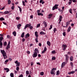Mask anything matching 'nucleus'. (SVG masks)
Here are the masks:
<instances>
[{"label":"nucleus","instance_id":"nucleus-1","mask_svg":"<svg viewBox=\"0 0 77 77\" xmlns=\"http://www.w3.org/2000/svg\"><path fill=\"white\" fill-rule=\"evenodd\" d=\"M56 70V68H53L50 71V72L51 74H55V71Z\"/></svg>","mask_w":77,"mask_h":77},{"label":"nucleus","instance_id":"nucleus-2","mask_svg":"<svg viewBox=\"0 0 77 77\" xmlns=\"http://www.w3.org/2000/svg\"><path fill=\"white\" fill-rule=\"evenodd\" d=\"M58 6H59V5L56 4L54 7H53L52 10H53V11H54V10H55V9H58Z\"/></svg>","mask_w":77,"mask_h":77},{"label":"nucleus","instance_id":"nucleus-3","mask_svg":"<svg viewBox=\"0 0 77 77\" xmlns=\"http://www.w3.org/2000/svg\"><path fill=\"white\" fill-rule=\"evenodd\" d=\"M38 56V54H37V52L36 51H35V52H33V54L32 55V56L33 58H35V57H37Z\"/></svg>","mask_w":77,"mask_h":77},{"label":"nucleus","instance_id":"nucleus-4","mask_svg":"<svg viewBox=\"0 0 77 77\" xmlns=\"http://www.w3.org/2000/svg\"><path fill=\"white\" fill-rule=\"evenodd\" d=\"M31 26V24H27L25 25V26L24 28V29H26V28H27V27H30Z\"/></svg>","mask_w":77,"mask_h":77},{"label":"nucleus","instance_id":"nucleus-5","mask_svg":"<svg viewBox=\"0 0 77 77\" xmlns=\"http://www.w3.org/2000/svg\"><path fill=\"white\" fill-rule=\"evenodd\" d=\"M65 56L66 57V61L67 62L68 60V59L69 58V57L68 56V54H65Z\"/></svg>","mask_w":77,"mask_h":77},{"label":"nucleus","instance_id":"nucleus-6","mask_svg":"<svg viewBox=\"0 0 77 77\" xmlns=\"http://www.w3.org/2000/svg\"><path fill=\"white\" fill-rule=\"evenodd\" d=\"M66 64V62H64L61 65V67H62V68H63V67H64V66H65V64Z\"/></svg>","mask_w":77,"mask_h":77},{"label":"nucleus","instance_id":"nucleus-7","mask_svg":"<svg viewBox=\"0 0 77 77\" xmlns=\"http://www.w3.org/2000/svg\"><path fill=\"white\" fill-rule=\"evenodd\" d=\"M67 47L66 45H63V50H64L66 49V47Z\"/></svg>","mask_w":77,"mask_h":77},{"label":"nucleus","instance_id":"nucleus-8","mask_svg":"<svg viewBox=\"0 0 77 77\" xmlns=\"http://www.w3.org/2000/svg\"><path fill=\"white\" fill-rule=\"evenodd\" d=\"M29 36H30V34H29V33H28L25 36L24 38H27V37H29Z\"/></svg>","mask_w":77,"mask_h":77},{"label":"nucleus","instance_id":"nucleus-9","mask_svg":"<svg viewBox=\"0 0 77 77\" xmlns=\"http://www.w3.org/2000/svg\"><path fill=\"white\" fill-rule=\"evenodd\" d=\"M4 70H7L6 71L7 72H8L9 71H10V70H9V69L8 68H5Z\"/></svg>","mask_w":77,"mask_h":77},{"label":"nucleus","instance_id":"nucleus-10","mask_svg":"<svg viewBox=\"0 0 77 77\" xmlns=\"http://www.w3.org/2000/svg\"><path fill=\"white\" fill-rule=\"evenodd\" d=\"M71 26L69 27L68 29H67L68 32H70V31L71 30Z\"/></svg>","mask_w":77,"mask_h":77},{"label":"nucleus","instance_id":"nucleus-11","mask_svg":"<svg viewBox=\"0 0 77 77\" xmlns=\"http://www.w3.org/2000/svg\"><path fill=\"white\" fill-rule=\"evenodd\" d=\"M3 36H1L0 37V42H2V41H3Z\"/></svg>","mask_w":77,"mask_h":77},{"label":"nucleus","instance_id":"nucleus-12","mask_svg":"<svg viewBox=\"0 0 77 77\" xmlns=\"http://www.w3.org/2000/svg\"><path fill=\"white\" fill-rule=\"evenodd\" d=\"M9 12L8 11H6L4 12V14H9Z\"/></svg>","mask_w":77,"mask_h":77},{"label":"nucleus","instance_id":"nucleus-13","mask_svg":"<svg viewBox=\"0 0 77 77\" xmlns=\"http://www.w3.org/2000/svg\"><path fill=\"white\" fill-rule=\"evenodd\" d=\"M62 16L60 15L59 17V21H62Z\"/></svg>","mask_w":77,"mask_h":77},{"label":"nucleus","instance_id":"nucleus-14","mask_svg":"<svg viewBox=\"0 0 77 77\" xmlns=\"http://www.w3.org/2000/svg\"><path fill=\"white\" fill-rule=\"evenodd\" d=\"M1 52L2 54L6 53V52H5V50H1Z\"/></svg>","mask_w":77,"mask_h":77},{"label":"nucleus","instance_id":"nucleus-15","mask_svg":"<svg viewBox=\"0 0 77 77\" xmlns=\"http://www.w3.org/2000/svg\"><path fill=\"white\" fill-rule=\"evenodd\" d=\"M13 34L14 35V36H16V35H17V33L16 31H14L13 32Z\"/></svg>","mask_w":77,"mask_h":77},{"label":"nucleus","instance_id":"nucleus-16","mask_svg":"<svg viewBox=\"0 0 77 77\" xmlns=\"http://www.w3.org/2000/svg\"><path fill=\"white\" fill-rule=\"evenodd\" d=\"M21 36L22 38H24V32H23Z\"/></svg>","mask_w":77,"mask_h":77},{"label":"nucleus","instance_id":"nucleus-17","mask_svg":"<svg viewBox=\"0 0 77 77\" xmlns=\"http://www.w3.org/2000/svg\"><path fill=\"white\" fill-rule=\"evenodd\" d=\"M21 26V25L20 24H19L17 26L18 29H20V27Z\"/></svg>","mask_w":77,"mask_h":77},{"label":"nucleus","instance_id":"nucleus-18","mask_svg":"<svg viewBox=\"0 0 77 77\" xmlns=\"http://www.w3.org/2000/svg\"><path fill=\"white\" fill-rule=\"evenodd\" d=\"M40 35H45L46 34L45 33H44V32H43V31H42L40 32Z\"/></svg>","mask_w":77,"mask_h":77},{"label":"nucleus","instance_id":"nucleus-19","mask_svg":"<svg viewBox=\"0 0 77 77\" xmlns=\"http://www.w3.org/2000/svg\"><path fill=\"white\" fill-rule=\"evenodd\" d=\"M47 44L48 45V46H50V45H51V43L50 42H49V41H48L47 42Z\"/></svg>","mask_w":77,"mask_h":77},{"label":"nucleus","instance_id":"nucleus-20","mask_svg":"<svg viewBox=\"0 0 77 77\" xmlns=\"http://www.w3.org/2000/svg\"><path fill=\"white\" fill-rule=\"evenodd\" d=\"M37 33L38 32L37 31H36L35 32V35L36 37H38V35Z\"/></svg>","mask_w":77,"mask_h":77},{"label":"nucleus","instance_id":"nucleus-21","mask_svg":"<svg viewBox=\"0 0 77 77\" xmlns=\"http://www.w3.org/2000/svg\"><path fill=\"white\" fill-rule=\"evenodd\" d=\"M66 26H63V27H67V26H68V22H67L66 23Z\"/></svg>","mask_w":77,"mask_h":77},{"label":"nucleus","instance_id":"nucleus-22","mask_svg":"<svg viewBox=\"0 0 77 77\" xmlns=\"http://www.w3.org/2000/svg\"><path fill=\"white\" fill-rule=\"evenodd\" d=\"M38 15L40 16L41 15V16H43V14H42L41 13H38Z\"/></svg>","mask_w":77,"mask_h":77},{"label":"nucleus","instance_id":"nucleus-23","mask_svg":"<svg viewBox=\"0 0 77 77\" xmlns=\"http://www.w3.org/2000/svg\"><path fill=\"white\" fill-rule=\"evenodd\" d=\"M40 26H41V25L40 24H38L37 25V26L36 27V28H38V27H40Z\"/></svg>","mask_w":77,"mask_h":77},{"label":"nucleus","instance_id":"nucleus-24","mask_svg":"<svg viewBox=\"0 0 77 77\" xmlns=\"http://www.w3.org/2000/svg\"><path fill=\"white\" fill-rule=\"evenodd\" d=\"M0 20L1 21H3L5 20V19L3 17H1L0 18Z\"/></svg>","mask_w":77,"mask_h":77},{"label":"nucleus","instance_id":"nucleus-25","mask_svg":"<svg viewBox=\"0 0 77 77\" xmlns=\"http://www.w3.org/2000/svg\"><path fill=\"white\" fill-rule=\"evenodd\" d=\"M52 15H53V14H49L48 15V16H49V18H51V17H52Z\"/></svg>","mask_w":77,"mask_h":77},{"label":"nucleus","instance_id":"nucleus-26","mask_svg":"<svg viewBox=\"0 0 77 77\" xmlns=\"http://www.w3.org/2000/svg\"><path fill=\"white\" fill-rule=\"evenodd\" d=\"M70 59L71 61H73V58H72V56H71L70 57Z\"/></svg>","mask_w":77,"mask_h":77},{"label":"nucleus","instance_id":"nucleus-27","mask_svg":"<svg viewBox=\"0 0 77 77\" xmlns=\"http://www.w3.org/2000/svg\"><path fill=\"white\" fill-rule=\"evenodd\" d=\"M10 76L11 77H14V73H11L10 74Z\"/></svg>","mask_w":77,"mask_h":77},{"label":"nucleus","instance_id":"nucleus-28","mask_svg":"<svg viewBox=\"0 0 77 77\" xmlns=\"http://www.w3.org/2000/svg\"><path fill=\"white\" fill-rule=\"evenodd\" d=\"M7 45V42H4L3 45L4 46H6V45Z\"/></svg>","mask_w":77,"mask_h":77},{"label":"nucleus","instance_id":"nucleus-29","mask_svg":"<svg viewBox=\"0 0 77 77\" xmlns=\"http://www.w3.org/2000/svg\"><path fill=\"white\" fill-rule=\"evenodd\" d=\"M9 48H10V46H8V45H7V47H6V49L7 50H8Z\"/></svg>","mask_w":77,"mask_h":77},{"label":"nucleus","instance_id":"nucleus-30","mask_svg":"<svg viewBox=\"0 0 77 77\" xmlns=\"http://www.w3.org/2000/svg\"><path fill=\"white\" fill-rule=\"evenodd\" d=\"M56 75H59V70H58L57 71Z\"/></svg>","mask_w":77,"mask_h":77},{"label":"nucleus","instance_id":"nucleus-31","mask_svg":"<svg viewBox=\"0 0 77 77\" xmlns=\"http://www.w3.org/2000/svg\"><path fill=\"white\" fill-rule=\"evenodd\" d=\"M51 53L52 54H55V53H56V51L54 50L52 51Z\"/></svg>","mask_w":77,"mask_h":77},{"label":"nucleus","instance_id":"nucleus-32","mask_svg":"<svg viewBox=\"0 0 77 77\" xmlns=\"http://www.w3.org/2000/svg\"><path fill=\"white\" fill-rule=\"evenodd\" d=\"M47 48H46V47H45L44 48V51H47Z\"/></svg>","mask_w":77,"mask_h":77},{"label":"nucleus","instance_id":"nucleus-33","mask_svg":"<svg viewBox=\"0 0 77 77\" xmlns=\"http://www.w3.org/2000/svg\"><path fill=\"white\" fill-rule=\"evenodd\" d=\"M42 3V5H43V4H44V3H45V2L42 1L41 2H40V3Z\"/></svg>","mask_w":77,"mask_h":77},{"label":"nucleus","instance_id":"nucleus-34","mask_svg":"<svg viewBox=\"0 0 77 77\" xmlns=\"http://www.w3.org/2000/svg\"><path fill=\"white\" fill-rule=\"evenodd\" d=\"M44 73L43 72H42L40 73V75H44Z\"/></svg>","mask_w":77,"mask_h":77},{"label":"nucleus","instance_id":"nucleus-35","mask_svg":"<svg viewBox=\"0 0 77 77\" xmlns=\"http://www.w3.org/2000/svg\"><path fill=\"white\" fill-rule=\"evenodd\" d=\"M52 60H56V58L54 57H52Z\"/></svg>","mask_w":77,"mask_h":77},{"label":"nucleus","instance_id":"nucleus-36","mask_svg":"<svg viewBox=\"0 0 77 77\" xmlns=\"http://www.w3.org/2000/svg\"><path fill=\"white\" fill-rule=\"evenodd\" d=\"M8 5H10V4H11V0H8Z\"/></svg>","mask_w":77,"mask_h":77},{"label":"nucleus","instance_id":"nucleus-37","mask_svg":"<svg viewBox=\"0 0 77 77\" xmlns=\"http://www.w3.org/2000/svg\"><path fill=\"white\" fill-rule=\"evenodd\" d=\"M35 40L36 41V42H38V37H36L35 38Z\"/></svg>","mask_w":77,"mask_h":77},{"label":"nucleus","instance_id":"nucleus-38","mask_svg":"<svg viewBox=\"0 0 77 77\" xmlns=\"http://www.w3.org/2000/svg\"><path fill=\"white\" fill-rule=\"evenodd\" d=\"M69 12L70 13V14H72V9H70L69 10Z\"/></svg>","mask_w":77,"mask_h":77},{"label":"nucleus","instance_id":"nucleus-39","mask_svg":"<svg viewBox=\"0 0 77 77\" xmlns=\"http://www.w3.org/2000/svg\"><path fill=\"white\" fill-rule=\"evenodd\" d=\"M63 35L64 36H65L66 35V32H63Z\"/></svg>","mask_w":77,"mask_h":77},{"label":"nucleus","instance_id":"nucleus-40","mask_svg":"<svg viewBox=\"0 0 77 77\" xmlns=\"http://www.w3.org/2000/svg\"><path fill=\"white\" fill-rule=\"evenodd\" d=\"M70 65L72 67H73V63L72 62L70 63Z\"/></svg>","mask_w":77,"mask_h":77},{"label":"nucleus","instance_id":"nucleus-41","mask_svg":"<svg viewBox=\"0 0 77 77\" xmlns=\"http://www.w3.org/2000/svg\"><path fill=\"white\" fill-rule=\"evenodd\" d=\"M7 38H8V39H10V38H11V36H10V35H7Z\"/></svg>","mask_w":77,"mask_h":77},{"label":"nucleus","instance_id":"nucleus-42","mask_svg":"<svg viewBox=\"0 0 77 77\" xmlns=\"http://www.w3.org/2000/svg\"><path fill=\"white\" fill-rule=\"evenodd\" d=\"M53 27V26L52 25H50V27L49 28V30H51V29H52V27Z\"/></svg>","mask_w":77,"mask_h":77},{"label":"nucleus","instance_id":"nucleus-43","mask_svg":"<svg viewBox=\"0 0 77 77\" xmlns=\"http://www.w3.org/2000/svg\"><path fill=\"white\" fill-rule=\"evenodd\" d=\"M16 66H20V62H18V63L16 64Z\"/></svg>","mask_w":77,"mask_h":77},{"label":"nucleus","instance_id":"nucleus-44","mask_svg":"<svg viewBox=\"0 0 77 77\" xmlns=\"http://www.w3.org/2000/svg\"><path fill=\"white\" fill-rule=\"evenodd\" d=\"M6 53L3 54H2L3 57H6Z\"/></svg>","mask_w":77,"mask_h":77},{"label":"nucleus","instance_id":"nucleus-45","mask_svg":"<svg viewBox=\"0 0 77 77\" xmlns=\"http://www.w3.org/2000/svg\"><path fill=\"white\" fill-rule=\"evenodd\" d=\"M22 3H23V6H26V5H25V2H24V1H22Z\"/></svg>","mask_w":77,"mask_h":77},{"label":"nucleus","instance_id":"nucleus-46","mask_svg":"<svg viewBox=\"0 0 77 77\" xmlns=\"http://www.w3.org/2000/svg\"><path fill=\"white\" fill-rule=\"evenodd\" d=\"M19 69H20V68H19V67L18 66H17L16 68V70H17V71H18V70H19Z\"/></svg>","mask_w":77,"mask_h":77},{"label":"nucleus","instance_id":"nucleus-47","mask_svg":"<svg viewBox=\"0 0 77 77\" xmlns=\"http://www.w3.org/2000/svg\"><path fill=\"white\" fill-rule=\"evenodd\" d=\"M56 30H57L56 28H54V32L56 33Z\"/></svg>","mask_w":77,"mask_h":77},{"label":"nucleus","instance_id":"nucleus-48","mask_svg":"<svg viewBox=\"0 0 77 77\" xmlns=\"http://www.w3.org/2000/svg\"><path fill=\"white\" fill-rule=\"evenodd\" d=\"M10 44H11V42L9 41L7 45H8L9 46H10Z\"/></svg>","mask_w":77,"mask_h":77},{"label":"nucleus","instance_id":"nucleus-49","mask_svg":"<svg viewBox=\"0 0 77 77\" xmlns=\"http://www.w3.org/2000/svg\"><path fill=\"white\" fill-rule=\"evenodd\" d=\"M26 74H29V71H26Z\"/></svg>","mask_w":77,"mask_h":77},{"label":"nucleus","instance_id":"nucleus-50","mask_svg":"<svg viewBox=\"0 0 77 77\" xmlns=\"http://www.w3.org/2000/svg\"><path fill=\"white\" fill-rule=\"evenodd\" d=\"M33 65V62H31V66H32Z\"/></svg>","mask_w":77,"mask_h":77},{"label":"nucleus","instance_id":"nucleus-51","mask_svg":"<svg viewBox=\"0 0 77 77\" xmlns=\"http://www.w3.org/2000/svg\"><path fill=\"white\" fill-rule=\"evenodd\" d=\"M16 19L17 20H20V17H17L16 18Z\"/></svg>","mask_w":77,"mask_h":77},{"label":"nucleus","instance_id":"nucleus-52","mask_svg":"<svg viewBox=\"0 0 77 77\" xmlns=\"http://www.w3.org/2000/svg\"><path fill=\"white\" fill-rule=\"evenodd\" d=\"M0 45H3V43H2V42H0Z\"/></svg>","mask_w":77,"mask_h":77},{"label":"nucleus","instance_id":"nucleus-53","mask_svg":"<svg viewBox=\"0 0 77 77\" xmlns=\"http://www.w3.org/2000/svg\"><path fill=\"white\" fill-rule=\"evenodd\" d=\"M72 2V1H69V5H70L71 4Z\"/></svg>","mask_w":77,"mask_h":77},{"label":"nucleus","instance_id":"nucleus-54","mask_svg":"<svg viewBox=\"0 0 77 77\" xmlns=\"http://www.w3.org/2000/svg\"><path fill=\"white\" fill-rule=\"evenodd\" d=\"M11 9H12V10H14V6H12L11 7Z\"/></svg>","mask_w":77,"mask_h":77},{"label":"nucleus","instance_id":"nucleus-55","mask_svg":"<svg viewBox=\"0 0 77 77\" xmlns=\"http://www.w3.org/2000/svg\"><path fill=\"white\" fill-rule=\"evenodd\" d=\"M43 24H44V25L46 24H47V22H45V21H44V23H43Z\"/></svg>","mask_w":77,"mask_h":77},{"label":"nucleus","instance_id":"nucleus-56","mask_svg":"<svg viewBox=\"0 0 77 77\" xmlns=\"http://www.w3.org/2000/svg\"><path fill=\"white\" fill-rule=\"evenodd\" d=\"M3 23L4 24H5V25H6V26H7V24L6 23H5V22H3Z\"/></svg>","mask_w":77,"mask_h":77},{"label":"nucleus","instance_id":"nucleus-57","mask_svg":"<svg viewBox=\"0 0 77 77\" xmlns=\"http://www.w3.org/2000/svg\"><path fill=\"white\" fill-rule=\"evenodd\" d=\"M33 15H31L30 16V18H32V19L33 18Z\"/></svg>","mask_w":77,"mask_h":77},{"label":"nucleus","instance_id":"nucleus-58","mask_svg":"<svg viewBox=\"0 0 77 77\" xmlns=\"http://www.w3.org/2000/svg\"><path fill=\"white\" fill-rule=\"evenodd\" d=\"M26 53L28 54H30V51H26Z\"/></svg>","mask_w":77,"mask_h":77},{"label":"nucleus","instance_id":"nucleus-59","mask_svg":"<svg viewBox=\"0 0 77 77\" xmlns=\"http://www.w3.org/2000/svg\"><path fill=\"white\" fill-rule=\"evenodd\" d=\"M25 41V39H24V38H23L22 39V42H24Z\"/></svg>","mask_w":77,"mask_h":77},{"label":"nucleus","instance_id":"nucleus-60","mask_svg":"<svg viewBox=\"0 0 77 77\" xmlns=\"http://www.w3.org/2000/svg\"><path fill=\"white\" fill-rule=\"evenodd\" d=\"M38 45L40 46V47H41V45H42V44L41 43H39L38 44Z\"/></svg>","mask_w":77,"mask_h":77},{"label":"nucleus","instance_id":"nucleus-61","mask_svg":"<svg viewBox=\"0 0 77 77\" xmlns=\"http://www.w3.org/2000/svg\"><path fill=\"white\" fill-rule=\"evenodd\" d=\"M19 77H23V75H22V74H21L20 75Z\"/></svg>","mask_w":77,"mask_h":77},{"label":"nucleus","instance_id":"nucleus-62","mask_svg":"<svg viewBox=\"0 0 77 77\" xmlns=\"http://www.w3.org/2000/svg\"><path fill=\"white\" fill-rule=\"evenodd\" d=\"M20 11V12H21V11H22V9H21V8H19Z\"/></svg>","mask_w":77,"mask_h":77},{"label":"nucleus","instance_id":"nucleus-63","mask_svg":"<svg viewBox=\"0 0 77 77\" xmlns=\"http://www.w3.org/2000/svg\"><path fill=\"white\" fill-rule=\"evenodd\" d=\"M5 7H3L1 9V10H3V9H5Z\"/></svg>","mask_w":77,"mask_h":77},{"label":"nucleus","instance_id":"nucleus-64","mask_svg":"<svg viewBox=\"0 0 77 77\" xmlns=\"http://www.w3.org/2000/svg\"><path fill=\"white\" fill-rule=\"evenodd\" d=\"M8 61H9V60H7L5 61V62L7 63L8 62Z\"/></svg>","mask_w":77,"mask_h":77}]
</instances>
